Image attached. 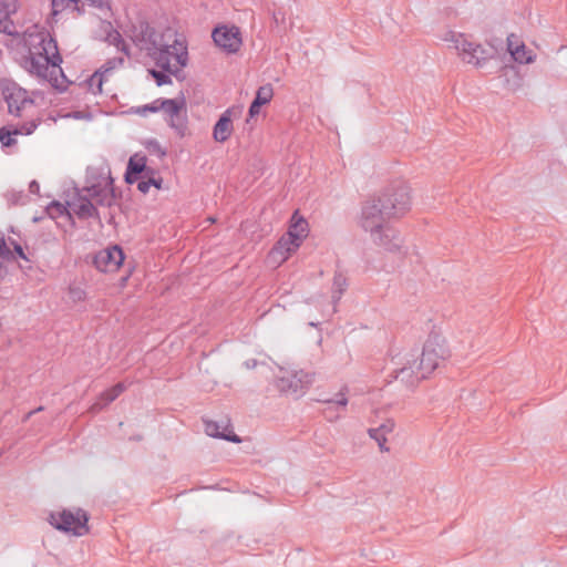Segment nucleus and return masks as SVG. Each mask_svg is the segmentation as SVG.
Instances as JSON below:
<instances>
[{"label":"nucleus","instance_id":"1","mask_svg":"<svg viewBox=\"0 0 567 567\" xmlns=\"http://www.w3.org/2000/svg\"><path fill=\"white\" fill-rule=\"evenodd\" d=\"M130 38L158 68L176 72L187 65L188 51L185 40L172 28L156 30L147 22L138 21L132 24Z\"/></svg>","mask_w":567,"mask_h":567},{"label":"nucleus","instance_id":"2","mask_svg":"<svg viewBox=\"0 0 567 567\" xmlns=\"http://www.w3.org/2000/svg\"><path fill=\"white\" fill-rule=\"evenodd\" d=\"M24 44L28 48V56L23 62L24 69L30 74L55 85L58 75L62 74L60 66L62 58L56 41L50 32L33 25L24 33Z\"/></svg>","mask_w":567,"mask_h":567},{"label":"nucleus","instance_id":"3","mask_svg":"<svg viewBox=\"0 0 567 567\" xmlns=\"http://www.w3.org/2000/svg\"><path fill=\"white\" fill-rule=\"evenodd\" d=\"M410 207V188L401 184L363 205L360 219L361 227L365 231L374 234V231L389 226L386 221L390 218L405 214Z\"/></svg>","mask_w":567,"mask_h":567},{"label":"nucleus","instance_id":"4","mask_svg":"<svg viewBox=\"0 0 567 567\" xmlns=\"http://www.w3.org/2000/svg\"><path fill=\"white\" fill-rule=\"evenodd\" d=\"M447 355L444 341L437 336L431 337L423 347L420 361L415 354L406 355L402 367L394 369V378L413 386L431 374Z\"/></svg>","mask_w":567,"mask_h":567},{"label":"nucleus","instance_id":"5","mask_svg":"<svg viewBox=\"0 0 567 567\" xmlns=\"http://www.w3.org/2000/svg\"><path fill=\"white\" fill-rule=\"evenodd\" d=\"M457 51L462 60L468 64L482 68L487 60L494 58L496 50L493 45L484 47L480 43L473 42L465 34L451 33L446 39Z\"/></svg>","mask_w":567,"mask_h":567},{"label":"nucleus","instance_id":"6","mask_svg":"<svg viewBox=\"0 0 567 567\" xmlns=\"http://www.w3.org/2000/svg\"><path fill=\"white\" fill-rule=\"evenodd\" d=\"M87 514L81 508L52 512L49 515V523L55 529L78 537L87 534Z\"/></svg>","mask_w":567,"mask_h":567},{"label":"nucleus","instance_id":"7","mask_svg":"<svg viewBox=\"0 0 567 567\" xmlns=\"http://www.w3.org/2000/svg\"><path fill=\"white\" fill-rule=\"evenodd\" d=\"M315 375L302 370H280L277 378V388L280 392L296 398L301 396L306 389L312 384Z\"/></svg>","mask_w":567,"mask_h":567},{"label":"nucleus","instance_id":"8","mask_svg":"<svg viewBox=\"0 0 567 567\" xmlns=\"http://www.w3.org/2000/svg\"><path fill=\"white\" fill-rule=\"evenodd\" d=\"M82 192L100 206H111L114 202L113 179L110 174H101L96 178H89Z\"/></svg>","mask_w":567,"mask_h":567},{"label":"nucleus","instance_id":"9","mask_svg":"<svg viewBox=\"0 0 567 567\" xmlns=\"http://www.w3.org/2000/svg\"><path fill=\"white\" fill-rule=\"evenodd\" d=\"M164 115L169 127L178 136L184 137L187 134L188 120L184 99L166 100Z\"/></svg>","mask_w":567,"mask_h":567},{"label":"nucleus","instance_id":"10","mask_svg":"<svg viewBox=\"0 0 567 567\" xmlns=\"http://www.w3.org/2000/svg\"><path fill=\"white\" fill-rule=\"evenodd\" d=\"M1 91L10 114L18 116L23 109L33 104L28 92L13 81L3 80Z\"/></svg>","mask_w":567,"mask_h":567},{"label":"nucleus","instance_id":"11","mask_svg":"<svg viewBox=\"0 0 567 567\" xmlns=\"http://www.w3.org/2000/svg\"><path fill=\"white\" fill-rule=\"evenodd\" d=\"M371 238L375 245L390 254H398L400 257L406 254L403 247V238L399 231L390 226L374 231V234H371Z\"/></svg>","mask_w":567,"mask_h":567},{"label":"nucleus","instance_id":"12","mask_svg":"<svg viewBox=\"0 0 567 567\" xmlns=\"http://www.w3.org/2000/svg\"><path fill=\"white\" fill-rule=\"evenodd\" d=\"M212 37L217 47L229 53L237 52L241 44L240 32L237 27H216Z\"/></svg>","mask_w":567,"mask_h":567},{"label":"nucleus","instance_id":"13","mask_svg":"<svg viewBox=\"0 0 567 567\" xmlns=\"http://www.w3.org/2000/svg\"><path fill=\"white\" fill-rule=\"evenodd\" d=\"M124 260V252L118 246L101 250L94 258L96 268L101 271H115Z\"/></svg>","mask_w":567,"mask_h":567},{"label":"nucleus","instance_id":"14","mask_svg":"<svg viewBox=\"0 0 567 567\" xmlns=\"http://www.w3.org/2000/svg\"><path fill=\"white\" fill-rule=\"evenodd\" d=\"M300 245L301 241L297 240L296 238H291L288 235H284L270 251L269 257L274 262L281 264L292 252H295Z\"/></svg>","mask_w":567,"mask_h":567},{"label":"nucleus","instance_id":"15","mask_svg":"<svg viewBox=\"0 0 567 567\" xmlns=\"http://www.w3.org/2000/svg\"><path fill=\"white\" fill-rule=\"evenodd\" d=\"M17 11V0H0V32L8 35H18L17 27L10 19Z\"/></svg>","mask_w":567,"mask_h":567},{"label":"nucleus","instance_id":"16","mask_svg":"<svg viewBox=\"0 0 567 567\" xmlns=\"http://www.w3.org/2000/svg\"><path fill=\"white\" fill-rule=\"evenodd\" d=\"M38 123L34 121L25 123L21 126H3L0 128V142L3 147H10L16 144L14 136L30 135L37 128Z\"/></svg>","mask_w":567,"mask_h":567},{"label":"nucleus","instance_id":"17","mask_svg":"<svg viewBox=\"0 0 567 567\" xmlns=\"http://www.w3.org/2000/svg\"><path fill=\"white\" fill-rule=\"evenodd\" d=\"M68 206L80 218H91L97 215L95 204L82 190L76 198L68 202Z\"/></svg>","mask_w":567,"mask_h":567},{"label":"nucleus","instance_id":"18","mask_svg":"<svg viewBox=\"0 0 567 567\" xmlns=\"http://www.w3.org/2000/svg\"><path fill=\"white\" fill-rule=\"evenodd\" d=\"M233 132V122L230 117V111H225L219 120L216 122L213 136L216 142L223 143L229 138Z\"/></svg>","mask_w":567,"mask_h":567},{"label":"nucleus","instance_id":"19","mask_svg":"<svg viewBox=\"0 0 567 567\" xmlns=\"http://www.w3.org/2000/svg\"><path fill=\"white\" fill-rule=\"evenodd\" d=\"M146 157L140 154H134L130 157L126 172L125 182L127 184L136 183L140 175L145 171Z\"/></svg>","mask_w":567,"mask_h":567},{"label":"nucleus","instance_id":"20","mask_svg":"<svg viewBox=\"0 0 567 567\" xmlns=\"http://www.w3.org/2000/svg\"><path fill=\"white\" fill-rule=\"evenodd\" d=\"M205 432L207 435L216 439H223L229 442L239 443L240 439L237 434L231 433L227 434L226 431L228 430L227 424H220L216 421H205Z\"/></svg>","mask_w":567,"mask_h":567},{"label":"nucleus","instance_id":"21","mask_svg":"<svg viewBox=\"0 0 567 567\" xmlns=\"http://www.w3.org/2000/svg\"><path fill=\"white\" fill-rule=\"evenodd\" d=\"M514 39V34L507 38V47L512 58L518 63H532L534 61L532 51H528L524 43L515 44Z\"/></svg>","mask_w":567,"mask_h":567},{"label":"nucleus","instance_id":"22","mask_svg":"<svg viewBox=\"0 0 567 567\" xmlns=\"http://www.w3.org/2000/svg\"><path fill=\"white\" fill-rule=\"evenodd\" d=\"M125 389V384L120 382L115 384L113 388L103 392L99 401L91 406L92 412H99L100 410H102L104 406L113 402L122 392H124Z\"/></svg>","mask_w":567,"mask_h":567},{"label":"nucleus","instance_id":"23","mask_svg":"<svg viewBox=\"0 0 567 567\" xmlns=\"http://www.w3.org/2000/svg\"><path fill=\"white\" fill-rule=\"evenodd\" d=\"M307 221L302 217L298 216V213L296 212L291 217V224L286 235L302 241V239L307 236Z\"/></svg>","mask_w":567,"mask_h":567},{"label":"nucleus","instance_id":"24","mask_svg":"<svg viewBox=\"0 0 567 567\" xmlns=\"http://www.w3.org/2000/svg\"><path fill=\"white\" fill-rule=\"evenodd\" d=\"M348 287L347 278L338 272L334 275L333 284H332V302L333 307L331 308L329 316L336 312V305L341 299V296L346 291Z\"/></svg>","mask_w":567,"mask_h":567},{"label":"nucleus","instance_id":"25","mask_svg":"<svg viewBox=\"0 0 567 567\" xmlns=\"http://www.w3.org/2000/svg\"><path fill=\"white\" fill-rule=\"evenodd\" d=\"M79 0H52V16L56 17L59 13H62L63 11H75L79 9Z\"/></svg>","mask_w":567,"mask_h":567},{"label":"nucleus","instance_id":"26","mask_svg":"<svg viewBox=\"0 0 567 567\" xmlns=\"http://www.w3.org/2000/svg\"><path fill=\"white\" fill-rule=\"evenodd\" d=\"M179 72L181 71L171 72L163 68H161V70H154V69L150 70L151 75L154 78V80L158 86H162L165 84H171L172 83L171 75H177Z\"/></svg>","mask_w":567,"mask_h":567},{"label":"nucleus","instance_id":"27","mask_svg":"<svg viewBox=\"0 0 567 567\" xmlns=\"http://www.w3.org/2000/svg\"><path fill=\"white\" fill-rule=\"evenodd\" d=\"M167 99H157L150 104H145L136 109L135 113L145 116L148 112L156 113L165 110V103Z\"/></svg>","mask_w":567,"mask_h":567},{"label":"nucleus","instance_id":"28","mask_svg":"<svg viewBox=\"0 0 567 567\" xmlns=\"http://www.w3.org/2000/svg\"><path fill=\"white\" fill-rule=\"evenodd\" d=\"M107 41L110 44L114 45L117 50L125 53L127 56H130V51L127 48V44L125 43L124 39L122 38L121 33L116 30L111 31L107 34Z\"/></svg>","mask_w":567,"mask_h":567},{"label":"nucleus","instance_id":"29","mask_svg":"<svg viewBox=\"0 0 567 567\" xmlns=\"http://www.w3.org/2000/svg\"><path fill=\"white\" fill-rule=\"evenodd\" d=\"M105 76L102 72L95 71L90 79L87 80V87L93 94H97L102 92V85L105 81Z\"/></svg>","mask_w":567,"mask_h":567},{"label":"nucleus","instance_id":"30","mask_svg":"<svg viewBox=\"0 0 567 567\" xmlns=\"http://www.w3.org/2000/svg\"><path fill=\"white\" fill-rule=\"evenodd\" d=\"M272 95H274V90H272L271 84H266V85L260 86L257 90L255 101H257L261 105H265L270 102Z\"/></svg>","mask_w":567,"mask_h":567},{"label":"nucleus","instance_id":"31","mask_svg":"<svg viewBox=\"0 0 567 567\" xmlns=\"http://www.w3.org/2000/svg\"><path fill=\"white\" fill-rule=\"evenodd\" d=\"M368 434L369 436L374 440L378 445H379V449L382 451V452H389V447L386 446V435L379 432L378 430H375L374 427L372 429H369L368 430Z\"/></svg>","mask_w":567,"mask_h":567},{"label":"nucleus","instance_id":"32","mask_svg":"<svg viewBox=\"0 0 567 567\" xmlns=\"http://www.w3.org/2000/svg\"><path fill=\"white\" fill-rule=\"evenodd\" d=\"M124 63L123 58H113L107 60L97 71L106 78L112 71Z\"/></svg>","mask_w":567,"mask_h":567},{"label":"nucleus","instance_id":"33","mask_svg":"<svg viewBox=\"0 0 567 567\" xmlns=\"http://www.w3.org/2000/svg\"><path fill=\"white\" fill-rule=\"evenodd\" d=\"M47 213L49 214V216L51 218H56V217L63 216L64 214H69L66 207L58 202H52L47 207Z\"/></svg>","mask_w":567,"mask_h":567},{"label":"nucleus","instance_id":"34","mask_svg":"<svg viewBox=\"0 0 567 567\" xmlns=\"http://www.w3.org/2000/svg\"><path fill=\"white\" fill-rule=\"evenodd\" d=\"M151 186H155L156 188H159L161 179H155L153 177H150L147 179H142V181L137 179V189L141 193L146 194L150 190Z\"/></svg>","mask_w":567,"mask_h":567},{"label":"nucleus","instance_id":"35","mask_svg":"<svg viewBox=\"0 0 567 567\" xmlns=\"http://www.w3.org/2000/svg\"><path fill=\"white\" fill-rule=\"evenodd\" d=\"M394 427H395L394 421L389 419V420L384 421L382 424H380L378 427H374V429L388 436V434L393 432Z\"/></svg>","mask_w":567,"mask_h":567},{"label":"nucleus","instance_id":"36","mask_svg":"<svg viewBox=\"0 0 567 567\" xmlns=\"http://www.w3.org/2000/svg\"><path fill=\"white\" fill-rule=\"evenodd\" d=\"M147 148L151 152L156 153L159 157H163L166 155V151L162 148L161 144L156 140H151L147 143Z\"/></svg>","mask_w":567,"mask_h":567},{"label":"nucleus","instance_id":"37","mask_svg":"<svg viewBox=\"0 0 567 567\" xmlns=\"http://www.w3.org/2000/svg\"><path fill=\"white\" fill-rule=\"evenodd\" d=\"M69 296L73 301H81L85 297V292L79 287H70Z\"/></svg>","mask_w":567,"mask_h":567},{"label":"nucleus","instance_id":"38","mask_svg":"<svg viewBox=\"0 0 567 567\" xmlns=\"http://www.w3.org/2000/svg\"><path fill=\"white\" fill-rule=\"evenodd\" d=\"M328 403L344 408L348 404V399L346 398V395L343 393H339L337 395V399L329 400Z\"/></svg>","mask_w":567,"mask_h":567},{"label":"nucleus","instance_id":"39","mask_svg":"<svg viewBox=\"0 0 567 567\" xmlns=\"http://www.w3.org/2000/svg\"><path fill=\"white\" fill-rule=\"evenodd\" d=\"M261 106H262L261 104H259L257 101L254 100L249 107V115L250 116L257 115L259 113Z\"/></svg>","mask_w":567,"mask_h":567},{"label":"nucleus","instance_id":"40","mask_svg":"<svg viewBox=\"0 0 567 567\" xmlns=\"http://www.w3.org/2000/svg\"><path fill=\"white\" fill-rule=\"evenodd\" d=\"M29 190L31 194H38L39 190H40V185L38 184L37 181H32L30 184H29Z\"/></svg>","mask_w":567,"mask_h":567},{"label":"nucleus","instance_id":"41","mask_svg":"<svg viewBox=\"0 0 567 567\" xmlns=\"http://www.w3.org/2000/svg\"><path fill=\"white\" fill-rule=\"evenodd\" d=\"M16 251H17V254L19 255V257H21V258H23V259H27V257H25V255H24L23 249H22V247H21V246L17 245V246H16Z\"/></svg>","mask_w":567,"mask_h":567},{"label":"nucleus","instance_id":"42","mask_svg":"<svg viewBox=\"0 0 567 567\" xmlns=\"http://www.w3.org/2000/svg\"><path fill=\"white\" fill-rule=\"evenodd\" d=\"M256 364H257V361H256V360H247V361L245 362V365H246V368H247V369H252V368H255V367H256Z\"/></svg>","mask_w":567,"mask_h":567},{"label":"nucleus","instance_id":"43","mask_svg":"<svg viewBox=\"0 0 567 567\" xmlns=\"http://www.w3.org/2000/svg\"><path fill=\"white\" fill-rule=\"evenodd\" d=\"M4 251H6V244H4V241H2V243L0 244V256H1V255H3V254H4Z\"/></svg>","mask_w":567,"mask_h":567},{"label":"nucleus","instance_id":"44","mask_svg":"<svg viewBox=\"0 0 567 567\" xmlns=\"http://www.w3.org/2000/svg\"><path fill=\"white\" fill-rule=\"evenodd\" d=\"M3 275H4V269H3L2 264L0 262V278H2Z\"/></svg>","mask_w":567,"mask_h":567},{"label":"nucleus","instance_id":"45","mask_svg":"<svg viewBox=\"0 0 567 567\" xmlns=\"http://www.w3.org/2000/svg\"><path fill=\"white\" fill-rule=\"evenodd\" d=\"M274 19H275V21H276V22H278V21H279V17H278V14H277V13H275V14H274Z\"/></svg>","mask_w":567,"mask_h":567},{"label":"nucleus","instance_id":"46","mask_svg":"<svg viewBox=\"0 0 567 567\" xmlns=\"http://www.w3.org/2000/svg\"><path fill=\"white\" fill-rule=\"evenodd\" d=\"M2 455V452L0 451V456Z\"/></svg>","mask_w":567,"mask_h":567}]
</instances>
